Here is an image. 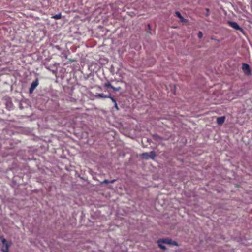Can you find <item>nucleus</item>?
Here are the masks:
<instances>
[{
	"mask_svg": "<svg viewBox=\"0 0 252 252\" xmlns=\"http://www.w3.org/2000/svg\"><path fill=\"white\" fill-rule=\"evenodd\" d=\"M228 24L230 26H231L233 29L236 30H239L241 32H243V29L241 27H240L236 22L233 21H228Z\"/></svg>",
	"mask_w": 252,
	"mask_h": 252,
	"instance_id": "obj_3",
	"label": "nucleus"
},
{
	"mask_svg": "<svg viewBox=\"0 0 252 252\" xmlns=\"http://www.w3.org/2000/svg\"><path fill=\"white\" fill-rule=\"evenodd\" d=\"M176 13V15H177V16L180 18V20L182 21V22H185V19L184 18L181 13L179 12V11H176L175 12Z\"/></svg>",
	"mask_w": 252,
	"mask_h": 252,
	"instance_id": "obj_9",
	"label": "nucleus"
},
{
	"mask_svg": "<svg viewBox=\"0 0 252 252\" xmlns=\"http://www.w3.org/2000/svg\"><path fill=\"white\" fill-rule=\"evenodd\" d=\"M149 158L154 159L155 157H156L155 152L154 151H151L149 153Z\"/></svg>",
	"mask_w": 252,
	"mask_h": 252,
	"instance_id": "obj_10",
	"label": "nucleus"
},
{
	"mask_svg": "<svg viewBox=\"0 0 252 252\" xmlns=\"http://www.w3.org/2000/svg\"><path fill=\"white\" fill-rule=\"evenodd\" d=\"M148 28H149V29H150V24H148Z\"/></svg>",
	"mask_w": 252,
	"mask_h": 252,
	"instance_id": "obj_22",
	"label": "nucleus"
},
{
	"mask_svg": "<svg viewBox=\"0 0 252 252\" xmlns=\"http://www.w3.org/2000/svg\"><path fill=\"white\" fill-rule=\"evenodd\" d=\"M116 181V179H113L109 181V183H114Z\"/></svg>",
	"mask_w": 252,
	"mask_h": 252,
	"instance_id": "obj_19",
	"label": "nucleus"
},
{
	"mask_svg": "<svg viewBox=\"0 0 252 252\" xmlns=\"http://www.w3.org/2000/svg\"><path fill=\"white\" fill-rule=\"evenodd\" d=\"M108 98H110L112 100V101L114 103V104L116 103V100L114 98V97H112L111 95H110V97H108Z\"/></svg>",
	"mask_w": 252,
	"mask_h": 252,
	"instance_id": "obj_15",
	"label": "nucleus"
},
{
	"mask_svg": "<svg viewBox=\"0 0 252 252\" xmlns=\"http://www.w3.org/2000/svg\"><path fill=\"white\" fill-rule=\"evenodd\" d=\"M198 37L199 38H201L203 37V33L201 32H199L198 33Z\"/></svg>",
	"mask_w": 252,
	"mask_h": 252,
	"instance_id": "obj_14",
	"label": "nucleus"
},
{
	"mask_svg": "<svg viewBox=\"0 0 252 252\" xmlns=\"http://www.w3.org/2000/svg\"><path fill=\"white\" fill-rule=\"evenodd\" d=\"M0 239L2 243L1 251L2 252H9V248L11 246L12 243L8 242L3 236H0Z\"/></svg>",
	"mask_w": 252,
	"mask_h": 252,
	"instance_id": "obj_1",
	"label": "nucleus"
},
{
	"mask_svg": "<svg viewBox=\"0 0 252 252\" xmlns=\"http://www.w3.org/2000/svg\"><path fill=\"white\" fill-rule=\"evenodd\" d=\"M162 242L165 244L172 245L174 246H178V243L176 241H173L170 239H164L162 240Z\"/></svg>",
	"mask_w": 252,
	"mask_h": 252,
	"instance_id": "obj_6",
	"label": "nucleus"
},
{
	"mask_svg": "<svg viewBox=\"0 0 252 252\" xmlns=\"http://www.w3.org/2000/svg\"><path fill=\"white\" fill-rule=\"evenodd\" d=\"M96 97H98V98H108V97H110V94H97L96 95Z\"/></svg>",
	"mask_w": 252,
	"mask_h": 252,
	"instance_id": "obj_8",
	"label": "nucleus"
},
{
	"mask_svg": "<svg viewBox=\"0 0 252 252\" xmlns=\"http://www.w3.org/2000/svg\"><path fill=\"white\" fill-rule=\"evenodd\" d=\"M91 67H92V65H88V67L90 68Z\"/></svg>",
	"mask_w": 252,
	"mask_h": 252,
	"instance_id": "obj_23",
	"label": "nucleus"
},
{
	"mask_svg": "<svg viewBox=\"0 0 252 252\" xmlns=\"http://www.w3.org/2000/svg\"><path fill=\"white\" fill-rule=\"evenodd\" d=\"M70 61L71 62H76V61L74 60H70Z\"/></svg>",
	"mask_w": 252,
	"mask_h": 252,
	"instance_id": "obj_20",
	"label": "nucleus"
},
{
	"mask_svg": "<svg viewBox=\"0 0 252 252\" xmlns=\"http://www.w3.org/2000/svg\"><path fill=\"white\" fill-rule=\"evenodd\" d=\"M142 156L146 159H149V153H143L142 154Z\"/></svg>",
	"mask_w": 252,
	"mask_h": 252,
	"instance_id": "obj_13",
	"label": "nucleus"
},
{
	"mask_svg": "<svg viewBox=\"0 0 252 252\" xmlns=\"http://www.w3.org/2000/svg\"><path fill=\"white\" fill-rule=\"evenodd\" d=\"M206 10L207 11V12H208L209 11V9H208V8L206 9Z\"/></svg>",
	"mask_w": 252,
	"mask_h": 252,
	"instance_id": "obj_21",
	"label": "nucleus"
},
{
	"mask_svg": "<svg viewBox=\"0 0 252 252\" xmlns=\"http://www.w3.org/2000/svg\"><path fill=\"white\" fill-rule=\"evenodd\" d=\"M109 180L105 179L103 182H102L101 184H103V183L107 184V183H109Z\"/></svg>",
	"mask_w": 252,
	"mask_h": 252,
	"instance_id": "obj_16",
	"label": "nucleus"
},
{
	"mask_svg": "<svg viewBox=\"0 0 252 252\" xmlns=\"http://www.w3.org/2000/svg\"><path fill=\"white\" fill-rule=\"evenodd\" d=\"M62 18V14L61 13H59L57 14H55L52 16V18L55 19H60Z\"/></svg>",
	"mask_w": 252,
	"mask_h": 252,
	"instance_id": "obj_12",
	"label": "nucleus"
},
{
	"mask_svg": "<svg viewBox=\"0 0 252 252\" xmlns=\"http://www.w3.org/2000/svg\"><path fill=\"white\" fill-rule=\"evenodd\" d=\"M158 243L159 248H160L163 250H165L166 249L165 246L161 244V243H162V240H158Z\"/></svg>",
	"mask_w": 252,
	"mask_h": 252,
	"instance_id": "obj_11",
	"label": "nucleus"
},
{
	"mask_svg": "<svg viewBox=\"0 0 252 252\" xmlns=\"http://www.w3.org/2000/svg\"><path fill=\"white\" fill-rule=\"evenodd\" d=\"M242 69L246 75H251V70L248 64H242Z\"/></svg>",
	"mask_w": 252,
	"mask_h": 252,
	"instance_id": "obj_2",
	"label": "nucleus"
},
{
	"mask_svg": "<svg viewBox=\"0 0 252 252\" xmlns=\"http://www.w3.org/2000/svg\"><path fill=\"white\" fill-rule=\"evenodd\" d=\"M114 107H115V108L117 110H119V108H118V105H117V102H116V103H115L114 104Z\"/></svg>",
	"mask_w": 252,
	"mask_h": 252,
	"instance_id": "obj_17",
	"label": "nucleus"
},
{
	"mask_svg": "<svg viewBox=\"0 0 252 252\" xmlns=\"http://www.w3.org/2000/svg\"><path fill=\"white\" fill-rule=\"evenodd\" d=\"M225 118L224 116L219 117L217 119V123L219 125H221L225 121Z\"/></svg>",
	"mask_w": 252,
	"mask_h": 252,
	"instance_id": "obj_7",
	"label": "nucleus"
},
{
	"mask_svg": "<svg viewBox=\"0 0 252 252\" xmlns=\"http://www.w3.org/2000/svg\"><path fill=\"white\" fill-rule=\"evenodd\" d=\"M56 64H54V67H55V70H52V71H53V72L54 73H55L56 72V71H57V70H56V68H57V67H56V65H55Z\"/></svg>",
	"mask_w": 252,
	"mask_h": 252,
	"instance_id": "obj_18",
	"label": "nucleus"
},
{
	"mask_svg": "<svg viewBox=\"0 0 252 252\" xmlns=\"http://www.w3.org/2000/svg\"><path fill=\"white\" fill-rule=\"evenodd\" d=\"M103 87L106 88H111L114 91H119L121 90V87H115L111 85L109 81H107L103 84Z\"/></svg>",
	"mask_w": 252,
	"mask_h": 252,
	"instance_id": "obj_4",
	"label": "nucleus"
},
{
	"mask_svg": "<svg viewBox=\"0 0 252 252\" xmlns=\"http://www.w3.org/2000/svg\"><path fill=\"white\" fill-rule=\"evenodd\" d=\"M39 82H38V78H36L35 81H33L31 85V87L29 89V93L30 94L32 93L33 91L35 90V89L36 88V87L38 85Z\"/></svg>",
	"mask_w": 252,
	"mask_h": 252,
	"instance_id": "obj_5",
	"label": "nucleus"
}]
</instances>
